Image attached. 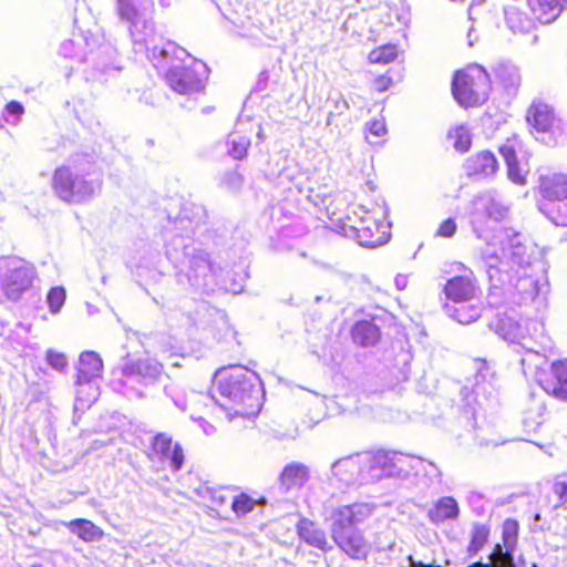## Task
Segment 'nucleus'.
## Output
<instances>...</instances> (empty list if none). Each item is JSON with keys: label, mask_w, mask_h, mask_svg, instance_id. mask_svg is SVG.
Returning a JSON list of instances; mask_svg holds the SVG:
<instances>
[{"label": "nucleus", "mask_w": 567, "mask_h": 567, "mask_svg": "<svg viewBox=\"0 0 567 567\" xmlns=\"http://www.w3.org/2000/svg\"><path fill=\"white\" fill-rule=\"evenodd\" d=\"M206 219L207 214L202 205L182 203L176 215L167 214L162 235L166 257L178 269L177 285L189 292L208 296L218 289H226V285L223 267L192 241L195 231Z\"/></svg>", "instance_id": "f257e3e1"}, {"label": "nucleus", "mask_w": 567, "mask_h": 567, "mask_svg": "<svg viewBox=\"0 0 567 567\" xmlns=\"http://www.w3.org/2000/svg\"><path fill=\"white\" fill-rule=\"evenodd\" d=\"M482 260L491 284L492 305H528L547 284L537 247L524 243L519 233L508 236L499 249L488 244L482 251Z\"/></svg>", "instance_id": "f03ea898"}, {"label": "nucleus", "mask_w": 567, "mask_h": 567, "mask_svg": "<svg viewBox=\"0 0 567 567\" xmlns=\"http://www.w3.org/2000/svg\"><path fill=\"white\" fill-rule=\"evenodd\" d=\"M152 6V0H116L115 11L118 19L128 25L135 52L144 53L156 69L164 70L169 54L186 56V50L165 40L156 29L147 11Z\"/></svg>", "instance_id": "7ed1b4c3"}, {"label": "nucleus", "mask_w": 567, "mask_h": 567, "mask_svg": "<svg viewBox=\"0 0 567 567\" xmlns=\"http://www.w3.org/2000/svg\"><path fill=\"white\" fill-rule=\"evenodd\" d=\"M215 383L224 401L212 400L229 416L244 414L243 408H254L262 392L260 378L243 365H229L215 373Z\"/></svg>", "instance_id": "20e7f679"}, {"label": "nucleus", "mask_w": 567, "mask_h": 567, "mask_svg": "<svg viewBox=\"0 0 567 567\" xmlns=\"http://www.w3.org/2000/svg\"><path fill=\"white\" fill-rule=\"evenodd\" d=\"M92 156L84 155L58 167L53 175V190L64 202L82 203L100 190L101 183L93 177Z\"/></svg>", "instance_id": "39448f33"}, {"label": "nucleus", "mask_w": 567, "mask_h": 567, "mask_svg": "<svg viewBox=\"0 0 567 567\" xmlns=\"http://www.w3.org/2000/svg\"><path fill=\"white\" fill-rule=\"evenodd\" d=\"M164 69L166 83L174 92L192 96L204 91L209 70L187 51L186 56L169 54Z\"/></svg>", "instance_id": "423d86ee"}, {"label": "nucleus", "mask_w": 567, "mask_h": 567, "mask_svg": "<svg viewBox=\"0 0 567 567\" xmlns=\"http://www.w3.org/2000/svg\"><path fill=\"white\" fill-rule=\"evenodd\" d=\"M364 482H375L384 477L408 478L413 470H419L423 462L420 457L398 452L378 451L361 454Z\"/></svg>", "instance_id": "0eeeda50"}, {"label": "nucleus", "mask_w": 567, "mask_h": 567, "mask_svg": "<svg viewBox=\"0 0 567 567\" xmlns=\"http://www.w3.org/2000/svg\"><path fill=\"white\" fill-rule=\"evenodd\" d=\"M566 4L567 0H528L506 6V24L513 32L526 33L534 29L536 21L547 24L556 20Z\"/></svg>", "instance_id": "6e6552de"}, {"label": "nucleus", "mask_w": 567, "mask_h": 567, "mask_svg": "<svg viewBox=\"0 0 567 567\" xmlns=\"http://www.w3.org/2000/svg\"><path fill=\"white\" fill-rule=\"evenodd\" d=\"M507 205L496 189H487L473 197L470 209V224L478 239L488 241L493 224L507 219Z\"/></svg>", "instance_id": "1a4fd4ad"}, {"label": "nucleus", "mask_w": 567, "mask_h": 567, "mask_svg": "<svg viewBox=\"0 0 567 567\" xmlns=\"http://www.w3.org/2000/svg\"><path fill=\"white\" fill-rule=\"evenodd\" d=\"M38 278L35 267L18 256L0 257V292L17 302L28 292Z\"/></svg>", "instance_id": "9d476101"}, {"label": "nucleus", "mask_w": 567, "mask_h": 567, "mask_svg": "<svg viewBox=\"0 0 567 567\" xmlns=\"http://www.w3.org/2000/svg\"><path fill=\"white\" fill-rule=\"evenodd\" d=\"M489 327L502 339L517 347V352H520V349L525 350L524 355L520 358V364L524 370L526 368L540 369L543 367L546 360L539 352L534 351L529 347L532 340L528 337V328L525 324L513 316L498 313L489 323Z\"/></svg>", "instance_id": "9b49d317"}, {"label": "nucleus", "mask_w": 567, "mask_h": 567, "mask_svg": "<svg viewBox=\"0 0 567 567\" xmlns=\"http://www.w3.org/2000/svg\"><path fill=\"white\" fill-rule=\"evenodd\" d=\"M491 91V79L487 71L473 64L455 73L452 81L454 99L462 106H474L484 103Z\"/></svg>", "instance_id": "f8f14e48"}, {"label": "nucleus", "mask_w": 567, "mask_h": 567, "mask_svg": "<svg viewBox=\"0 0 567 567\" xmlns=\"http://www.w3.org/2000/svg\"><path fill=\"white\" fill-rule=\"evenodd\" d=\"M526 121L535 138L547 146H557L567 141L565 124L556 116L553 107L543 101L532 103Z\"/></svg>", "instance_id": "ddd939ff"}, {"label": "nucleus", "mask_w": 567, "mask_h": 567, "mask_svg": "<svg viewBox=\"0 0 567 567\" xmlns=\"http://www.w3.org/2000/svg\"><path fill=\"white\" fill-rule=\"evenodd\" d=\"M503 514H509L503 522L502 532H518L520 527L535 532L540 519L537 498L530 493L513 494L499 503Z\"/></svg>", "instance_id": "4468645a"}, {"label": "nucleus", "mask_w": 567, "mask_h": 567, "mask_svg": "<svg viewBox=\"0 0 567 567\" xmlns=\"http://www.w3.org/2000/svg\"><path fill=\"white\" fill-rule=\"evenodd\" d=\"M103 362L94 351H85L80 355L76 379V400L91 404L96 400L97 388L93 381L101 377Z\"/></svg>", "instance_id": "2eb2a0df"}, {"label": "nucleus", "mask_w": 567, "mask_h": 567, "mask_svg": "<svg viewBox=\"0 0 567 567\" xmlns=\"http://www.w3.org/2000/svg\"><path fill=\"white\" fill-rule=\"evenodd\" d=\"M372 513L371 504L354 503L332 509L326 517V523L331 532H353L359 529Z\"/></svg>", "instance_id": "dca6fc26"}, {"label": "nucleus", "mask_w": 567, "mask_h": 567, "mask_svg": "<svg viewBox=\"0 0 567 567\" xmlns=\"http://www.w3.org/2000/svg\"><path fill=\"white\" fill-rule=\"evenodd\" d=\"M443 292L446 301H471L481 299V288L472 271L454 276L444 285Z\"/></svg>", "instance_id": "f3484780"}, {"label": "nucleus", "mask_w": 567, "mask_h": 567, "mask_svg": "<svg viewBox=\"0 0 567 567\" xmlns=\"http://www.w3.org/2000/svg\"><path fill=\"white\" fill-rule=\"evenodd\" d=\"M162 372L163 365L153 359H141L136 362L125 363L122 368L125 384L141 383L147 385L156 381Z\"/></svg>", "instance_id": "a211bd4d"}, {"label": "nucleus", "mask_w": 567, "mask_h": 567, "mask_svg": "<svg viewBox=\"0 0 567 567\" xmlns=\"http://www.w3.org/2000/svg\"><path fill=\"white\" fill-rule=\"evenodd\" d=\"M538 383L549 395L564 400L567 398V361L551 363L548 372L538 375Z\"/></svg>", "instance_id": "6ab92c4d"}, {"label": "nucleus", "mask_w": 567, "mask_h": 567, "mask_svg": "<svg viewBox=\"0 0 567 567\" xmlns=\"http://www.w3.org/2000/svg\"><path fill=\"white\" fill-rule=\"evenodd\" d=\"M331 474L332 477L347 486L358 482H364L361 454L337 460L331 465Z\"/></svg>", "instance_id": "aec40b11"}, {"label": "nucleus", "mask_w": 567, "mask_h": 567, "mask_svg": "<svg viewBox=\"0 0 567 567\" xmlns=\"http://www.w3.org/2000/svg\"><path fill=\"white\" fill-rule=\"evenodd\" d=\"M152 450L159 460L167 461L174 472L179 471L184 464L183 449L178 443H173L171 436L159 433L154 436Z\"/></svg>", "instance_id": "412c9836"}, {"label": "nucleus", "mask_w": 567, "mask_h": 567, "mask_svg": "<svg viewBox=\"0 0 567 567\" xmlns=\"http://www.w3.org/2000/svg\"><path fill=\"white\" fill-rule=\"evenodd\" d=\"M116 50L111 44H102L90 52L80 61L91 64L94 72L105 74L107 72H117L120 66L116 64Z\"/></svg>", "instance_id": "4be33fe9"}, {"label": "nucleus", "mask_w": 567, "mask_h": 567, "mask_svg": "<svg viewBox=\"0 0 567 567\" xmlns=\"http://www.w3.org/2000/svg\"><path fill=\"white\" fill-rule=\"evenodd\" d=\"M464 167L470 177L481 181L496 174L498 162L492 152L482 151L468 157Z\"/></svg>", "instance_id": "5701e85b"}, {"label": "nucleus", "mask_w": 567, "mask_h": 567, "mask_svg": "<svg viewBox=\"0 0 567 567\" xmlns=\"http://www.w3.org/2000/svg\"><path fill=\"white\" fill-rule=\"evenodd\" d=\"M483 306L481 299L471 301H445L443 311L461 324H468L481 317Z\"/></svg>", "instance_id": "b1692460"}, {"label": "nucleus", "mask_w": 567, "mask_h": 567, "mask_svg": "<svg viewBox=\"0 0 567 567\" xmlns=\"http://www.w3.org/2000/svg\"><path fill=\"white\" fill-rule=\"evenodd\" d=\"M389 226L377 219L364 217L358 228L359 243L365 247H377L388 241L390 234Z\"/></svg>", "instance_id": "393cba45"}, {"label": "nucleus", "mask_w": 567, "mask_h": 567, "mask_svg": "<svg viewBox=\"0 0 567 567\" xmlns=\"http://www.w3.org/2000/svg\"><path fill=\"white\" fill-rule=\"evenodd\" d=\"M310 477L309 467L299 462L287 464L279 476V489L287 493L300 489Z\"/></svg>", "instance_id": "a878e982"}, {"label": "nucleus", "mask_w": 567, "mask_h": 567, "mask_svg": "<svg viewBox=\"0 0 567 567\" xmlns=\"http://www.w3.org/2000/svg\"><path fill=\"white\" fill-rule=\"evenodd\" d=\"M460 515V507L456 499L452 496H443L439 498L427 511L429 519L439 525L446 520L456 519Z\"/></svg>", "instance_id": "bb28decb"}, {"label": "nucleus", "mask_w": 567, "mask_h": 567, "mask_svg": "<svg viewBox=\"0 0 567 567\" xmlns=\"http://www.w3.org/2000/svg\"><path fill=\"white\" fill-rule=\"evenodd\" d=\"M542 195L550 202L567 197V176L553 174L540 177Z\"/></svg>", "instance_id": "cd10ccee"}, {"label": "nucleus", "mask_w": 567, "mask_h": 567, "mask_svg": "<svg viewBox=\"0 0 567 567\" xmlns=\"http://www.w3.org/2000/svg\"><path fill=\"white\" fill-rule=\"evenodd\" d=\"M495 79L508 92H516L520 85V74L516 65L511 62L502 61L494 68Z\"/></svg>", "instance_id": "c85d7f7f"}, {"label": "nucleus", "mask_w": 567, "mask_h": 567, "mask_svg": "<svg viewBox=\"0 0 567 567\" xmlns=\"http://www.w3.org/2000/svg\"><path fill=\"white\" fill-rule=\"evenodd\" d=\"M333 540L352 558H363L367 556V544L361 534H334Z\"/></svg>", "instance_id": "c756f323"}, {"label": "nucleus", "mask_w": 567, "mask_h": 567, "mask_svg": "<svg viewBox=\"0 0 567 567\" xmlns=\"http://www.w3.org/2000/svg\"><path fill=\"white\" fill-rule=\"evenodd\" d=\"M352 339L362 347H369L377 343L380 338L379 328L371 321H359L352 328Z\"/></svg>", "instance_id": "7c9ffc66"}, {"label": "nucleus", "mask_w": 567, "mask_h": 567, "mask_svg": "<svg viewBox=\"0 0 567 567\" xmlns=\"http://www.w3.org/2000/svg\"><path fill=\"white\" fill-rule=\"evenodd\" d=\"M499 153L502 154L506 166H507V176L508 178L517 184L524 185L526 183L525 176L518 165L516 152L511 145H503L499 148Z\"/></svg>", "instance_id": "2f4dec72"}, {"label": "nucleus", "mask_w": 567, "mask_h": 567, "mask_svg": "<svg viewBox=\"0 0 567 567\" xmlns=\"http://www.w3.org/2000/svg\"><path fill=\"white\" fill-rule=\"evenodd\" d=\"M546 411L545 403L533 399L530 405L527 408L524 414L523 424L526 432H536L539 426L544 423V414Z\"/></svg>", "instance_id": "473e14b6"}, {"label": "nucleus", "mask_w": 567, "mask_h": 567, "mask_svg": "<svg viewBox=\"0 0 567 567\" xmlns=\"http://www.w3.org/2000/svg\"><path fill=\"white\" fill-rule=\"evenodd\" d=\"M494 373L487 367L485 361H480L477 372L475 375V384L473 386V393L475 395H491L494 390L493 385Z\"/></svg>", "instance_id": "72a5a7b5"}, {"label": "nucleus", "mask_w": 567, "mask_h": 567, "mask_svg": "<svg viewBox=\"0 0 567 567\" xmlns=\"http://www.w3.org/2000/svg\"><path fill=\"white\" fill-rule=\"evenodd\" d=\"M489 564L474 563L468 567H515L513 555L507 548L503 550L502 546L497 544L489 555Z\"/></svg>", "instance_id": "f704fd0d"}, {"label": "nucleus", "mask_w": 567, "mask_h": 567, "mask_svg": "<svg viewBox=\"0 0 567 567\" xmlns=\"http://www.w3.org/2000/svg\"><path fill=\"white\" fill-rule=\"evenodd\" d=\"M227 143L229 145L228 154L234 159H243L246 157L248 147L250 146V138L248 136L234 132L229 134Z\"/></svg>", "instance_id": "c9c22d12"}, {"label": "nucleus", "mask_w": 567, "mask_h": 567, "mask_svg": "<svg viewBox=\"0 0 567 567\" xmlns=\"http://www.w3.org/2000/svg\"><path fill=\"white\" fill-rule=\"evenodd\" d=\"M197 494L209 507L223 506L227 503L228 498L223 489H216L206 485L199 486Z\"/></svg>", "instance_id": "e433bc0d"}, {"label": "nucleus", "mask_w": 567, "mask_h": 567, "mask_svg": "<svg viewBox=\"0 0 567 567\" xmlns=\"http://www.w3.org/2000/svg\"><path fill=\"white\" fill-rule=\"evenodd\" d=\"M449 138L453 141L456 151L465 153L470 150L472 137L468 127L460 125L449 132Z\"/></svg>", "instance_id": "4c0bfd02"}, {"label": "nucleus", "mask_w": 567, "mask_h": 567, "mask_svg": "<svg viewBox=\"0 0 567 567\" xmlns=\"http://www.w3.org/2000/svg\"><path fill=\"white\" fill-rule=\"evenodd\" d=\"M258 505V502L246 494L234 496L230 499V507L238 517L245 516L246 514L252 512Z\"/></svg>", "instance_id": "58836bf2"}, {"label": "nucleus", "mask_w": 567, "mask_h": 567, "mask_svg": "<svg viewBox=\"0 0 567 567\" xmlns=\"http://www.w3.org/2000/svg\"><path fill=\"white\" fill-rule=\"evenodd\" d=\"M398 56V49L395 45L388 44L370 52L369 60L372 63H389Z\"/></svg>", "instance_id": "ea45409f"}, {"label": "nucleus", "mask_w": 567, "mask_h": 567, "mask_svg": "<svg viewBox=\"0 0 567 567\" xmlns=\"http://www.w3.org/2000/svg\"><path fill=\"white\" fill-rule=\"evenodd\" d=\"M550 208L549 219L558 226H567V197L554 200Z\"/></svg>", "instance_id": "a19ab883"}, {"label": "nucleus", "mask_w": 567, "mask_h": 567, "mask_svg": "<svg viewBox=\"0 0 567 567\" xmlns=\"http://www.w3.org/2000/svg\"><path fill=\"white\" fill-rule=\"evenodd\" d=\"M367 140L372 145L381 143L380 138L386 133L385 123L381 120H373L367 124Z\"/></svg>", "instance_id": "79ce46f5"}, {"label": "nucleus", "mask_w": 567, "mask_h": 567, "mask_svg": "<svg viewBox=\"0 0 567 567\" xmlns=\"http://www.w3.org/2000/svg\"><path fill=\"white\" fill-rule=\"evenodd\" d=\"M65 290L62 287L51 288L48 296L47 302L52 313L60 312L61 308L65 302Z\"/></svg>", "instance_id": "37998d69"}, {"label": "nucleus", "mask_w": 567, "mask_h": 567, "mask_svg": "<svg viewBox=\"0 0 567 567\" xmlns=\"http://www.w3.org/2000/svg\"><path fill=\"white\" fill-rule=\"evenodd\" d=\"M328 100L332 101V110H330L327 115L326 125L332 126L334 117L344 114L350 106L347 100L341 95L336 99L329 97Z\"/></svg>", "instance_id": "c03bdc74"}, {"label": "nucleus", "mask_w": 567, "mask_h": 567, "mask_svg": "<svg viewBox=\"0 0 567 567\" xmlns=\"http://www.w3.org/2000/svg\"><path fill=\"white\" fill-rule=\"evenodd\" d=\"M302 540L320 550L330 549V543L326 537V534H300Z\"/></svg>", "instance_id": "a18cd8bd"}, {"label": "nucleus", "mask_w": 567, "mask_h": 567, "mask_svg": "<svg viewBox=\"0 0 567 567\" xmlns=\"http://www.w3.org/2000/svg\"><path fill=\"white\" fill-rule=\"evenodd\" d=\"M244 178L237 171H228L224 174L221 184L229 190H237L241 187Z\"/></svg>", "instance_id": "49530a36"}, {"label": "nucleus", "mask_w": 567, "mask_h": 567, "mask_svg": "<svg viewBox=\"0 0 567 567\" xmlns=\"http://www.w3.org/2000/svg\"><path fill=\"white\" fill-rule=\"evenodd\" d=\"M551 493L556 497L554 507L557 508L567 503V482L556 481L551 486Z\"/></svg>", "instance_id": "de8ad7c7"}, {"label": "nucleus", "mask_w": 567, "mask_h": 567, "mask_svg": "<svg viewBox=\"0 0 567 567\" xmlns=\"http://www.w3.org/2000/svg\"><path fill=\"white\" fill-rule=\"evenodd\" d=\"M423 462V465L419 470H413L411 474H416L420 471H424L425 474L429 476L431 482L441 483L442 481V473L440 468L432 462H425L421 458Z\"/></svg>", "instance_id": "09e8293b"}, {"label": "nucleus", "mask_w": 567, "mask_h": 567, "mask_svg": "<svg viewBox=\"0 0 567 567\" xmlns=\"http://www.w3.org/2000/svg\"><path fill=\"white\" fill-rule=\"evenodd\" d=\"M47 362L51 368H53L56 371H62L68 364L65 355L53 350L47 351Z\"/></svg>", "instance_id": "8fccbe9b"}, {"label": "nucleus", "mask_w": 567, "mask_h": 567, "mask_svg": "<svg viewBox=\"0 0 567 567\" xmlns=\"http://www.w3.org/2000/svg\"><path fill=\"white\" fill-rule=\"evenodd\" d=\"M63 526L71 529V532H95V526L93 523L86 519H75L71 522L69 525L65 523H62ZM96 532H102L101 529H96Z\"/></svg>", "instance_id": "3c124183"}, {"label": "nucleus", "mask_w": 567, "mask_h": 567, "mask_svg": "<svg viewBox=\"0 0 567 567\" xmlns=\"http://www.w3.org/2000/svg\"><path fill=\"white\" fill-rule=\"evenodd\" d=\"M467 502L472 509L476 512L478 515H482L485 513V502L484 497L478 493H471L467 496Z\"/></svg>", "instance_id": "603ef678"}, {"label": "nucleus", "mask_w": 567, "mask_h": 567, "mask_svg": "<svg viewBox=\"0 0 567 567\" xmlns=\"http://www.w3.org/2000/svg\"><path fill=\"white\" fill-rule=\"evenodd\" d=\"M456 231V223L453 218L445 219L436 231V236L452 237Z\"/></svg>", "instance_id": "864d4df0"}, {"label": "nucleus", "mask_w": 567, "mask_h": 567, "mask_svg": "<svg viewBox=\"0 0 567 567\" xmlns=\"http://www.w3.org/2000/svg\"><path fill=\"white\" fill-rule=\"evenodd\" d=\"M22 113H23V106L19 102L11 101L6 105L3 115H4L6 121L9 122L11 116L17 118Z\"/></svg>", "instance_id": "5fc2aeb1"}, {"label": "nucleus", "mask_w": 567, "mask_h": 567, "mask_svg": "<svg viewBox=\"0 0 567 567\" xmlns=\"http://www.w3.org/2000/svg\"><path fill=\"white\" fill-rule=\"evenodd\" d=\"M392 78H390L388 74L379 75L373 82V87L375 91L382 93L392 85Z\"/></svg>", "instance_id": "6e6d98bb"}, {"label": "nucleus", "mask_w": 567, "mask_h": 567, "mask_svg": "<svg viewBox=\"0 0 567 567\" xmlns=\"http://www.w3.org/2000/svg\"><path fill=\"white\" fill-rule=\"evenodd\" d=\"M275 506L282 508L288 514H292V512L296 508V504L291 499H288V498L282 499V501H277L276 503L270 504L271 508H274Z\"/></svg>", "instance_id": "4d7b16f0"}, {"label": "nucleus", "mask_w": 567, "mask_h": 567, "mask_svg": "<svg viewBox=\"0 0 567 567\" xmlns=\"http://www.w3.org/2000/svg\"><path fill=\"white\" fill-rule=\"evenodd\" d=\"M297 524V532H309V528L312 526V523L306 518H300L299 516H295Z\"/></svg>", "instance_id": "13d9d810"}, {"label": "nucleus", "mask_w": 567, "mask_h": 567, "mask_svg": "<svg viewBox=\"0 0 567 567\" xmlns=\"http://www.w3.org/2000/svg\"><path fill=\"white\" fill-rule=\"evenodd\" d=\"M486 535L487 534H475L472 540V546H475L473 548L474 551H477L483 546V544L487 542Z\"/></svg>", "instance_id": "bf43d9fd"}, {"label": "nucleus", "mask_w": 567, "mask_h": 567, "mask_svg": "<svg viewBox=\"0 0 567 567\" xmlns=\"http://www.w3.org/2000/svg\"><path fill=\"white\" fill-rule=\"evenodd\" d=\"M484 0H474L468 7V18L470 20H474V16L477 13V9L482 6H484Z\"/></svg>", "instance_id": "052dcab7"}, {"label": "nucleus", "mask_w": 567, "mask_h": 567, "mask_svg": "<svg viewBox=\"0 0 567 567\" xmlns=\"http://www.w3.org/2000/svg\"><path fill=\"white\" fill-rule=\"evenodd\" d=\"M74 45V42L72 40H69V41H64L62 44H61V48H60V52L62 55L64 56H70V58H73L74 55L72 54V48Z\"/></svg>", "instance_id": "680f3d73"}, {"label": "nucleus", "mask_w": 567, "mask_h": 567, "mask_svg": "<svg viewBox=\"0 0 567 567\" xmlns=\"http://www.w3.org/2000/svg\"><path fill=\"white\" fill-rule=\"evenodd\" d=\"M198 422L207 435H210L215 432V427L208 422H206L203 417H199Z\"/></svg>", "instance_id": "e2e57ef3"}, {"label": "nucleus", "mask_w": 567, "mask_h": 567, "mask_svg": "<svg viewBox=\"0 0 567 567\" xmlns=\"http://www.w3.org/2000/svg\"><path fill=\"white\" fill-rule=\"evenodd\" d=\"M395 285L399 289H404L408 285V279L405 276L399 275L395 278Z\"/></svg>", "instance_id": "0e129e2a"}, {"label": "nucleus", "mask_w": 567, "mask_h": 567, "mask_svg": "<svg viewBox=\"0 0 567 567\" xmlns=\"http://www.w3.org/2000/svg\"><path fill=\"white\" fill-rule=\"evenodd\" d=\"M216 7L219 9V11L225 16L226 19L230 20L231 22L235 23V21L231 19V17H229L223 9V6H224V1L223 0H212Z\"/></svg>", "instance_id": "69168bd1"}, {"label": "nucleus", "mask_w": 567, "mask_h": 567, "mask_svg": "<svg viewBox=\"0 0 567 567\" xmlns=\"http://www.w3.org/2000/svg\"><path fill=\"white\" fill-rule=\"evenodd\" d=\"M477 40V37L474 35V30L471 28L467 33V43L470 47H473L475 41Z\"/></svg>", "instance_id": "338daca9"}, {"label": "nucleus", "mask_w": 567, "mask_h": 567, "mask_svg": "<svg viewBox=\"0 0 567 567\" xmlns=\"http://www.w3.org/2000/svg\"><path fill=\"white\" fill-rule=\"evenodd\" d=\"M279 178L281 179V182L285 179V178H292L291 174L289 173V169L288 168H285L280 175H279Z\"/></svg>", "instance_id": "774afa93"}]
</instances>
